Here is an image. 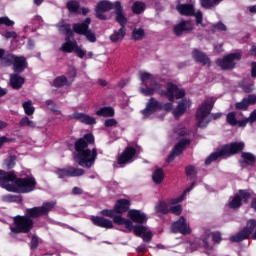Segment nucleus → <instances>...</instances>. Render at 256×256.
Returning <instances> with one entry per match:
<instances>
[{
	"label": "nucleus",
	"mask_w": 256,
	"mask_h": 256,
	"mask_svg": "<svg viewBox=\"0 0 256 256\" xmlns=\"http://www.w3.org/2000/svg\"><path fill=\"white\" fill-rule=\"evenodd\" d=\"M55 209L54 202H44L41 206L28 208L25 210V215H17L13 218V226H10L11 233L19 235L21 233L29 234L35 227L33 219L45 217Z\"/></svg>",
	"instance_id": "f257e3e1"
},
{
	"label": "nucleus",
	"mask_w": 256,
	"mask_h": 256,
	"mask_svg": "<svg viewBox=\"0 0 256 256\" xmlns=\"http://www.w3.org/2000/svg\"><path fill=\"white\" fill-rule=\"evenodd\" d=\"M0 187L12 193H31L37 187L35 177H17L15 171H5L0 169Z\"/></svg>",
	"instance_id": "f03ea898"
},
{
	"label": "nucleus",
	"mask_w": 256,
	"mask_h": 256,
	"mask_svg": "<svg viewBox=\"0 0 256 256\" xmlns=\"http://www.w3.org/2000/svg\"><path fill=\"white\" fill-rule=\"evenodd\" d=\"M89 145H95V136L93 133L84 134L83 137L78 138L74 142V149L76 151L75 160L85 169H91L97 161V148L89 149Z\"/></svg>",
	"instance_id": "7ed1b4c3"
},
{
	"label": "nucleus",
	"mask_w": 256,
	"mask_h": 256,
	"mask_svg": "<svg viewBox=\"0 0 256 256\" xmlns=\"http://www.w3.org/2000/svg\"><path fill=\"white\" fill-rule=\"evenodd\" d=\"M245 149V142H233L226 144L218 149L216 152L212 153L205 161L206 165H211L213 161H217L219 157H231V155H237Z\"/></svg>",
	"instance_id": "20e7f679"
},
{
	"label": "nucleus",
	"mask_w": 256,
	"mask_h": 256,
	"mask_svg": "<svg viewBox=\"0 0 256 256\" xmlns=\"http://www.w3.org/2000/svg\"><path fill=\"white\" fill-rule=\"evenodd\" d=\"M160 95H164L167 97L168 101L167 103L162 104V108L164 111H173V102L175 99H183L185 97L186 92L185 89H180L177 84H174L173 82H168L166 85V90H162Z\"/></svg>",
	"instance_id": "39448f33"
},
{
	"label": "nucleus",
	"mask_w": 256,
	"mask_h": 256,
	"mask_svg": "<svg viewBox=\"0 0 256 256\" xmlns=\"http://www.w3.org/2000/svg\"><path fill=\"white\" fill-rule=\"evenodd\" d=\"M215 106V98L210 97L207 98L196 110V125L203 129L206 125L211 123V119H209V115H211V111H213V107Z\"/></svg>",
	"instance_id": "423d86ee"
},
{
	"label": "nucleus",
	"mask_w": 256,
	"mask_h": 256,
	"mask_svg": "<svg viewBox=\"0 0 256 256\" xmlns=\"http://www.w3.org/2000/svg\"><path fill=\"white\" fill-rule=\"evenodd\" d=\"M251 235L252 239L256 240V220L250 219L246 223V227H244L238 234L230 237L231 243H239L244 241V239H249Z\"/></svg>",
	"instance_id": "0eeeda50"
},
{
	"label": "nucleus",
	"mask_w": 256,
	"mask_h": 256,
	"mask_svg": "<svg viewBox=\"0 0 256 256\" xmlns=\"http://www.w3.org/2000/svg\"><path fill=\"white\" fill-rule=\"evenodd\" d=\"M241 57L242 55L240 52L231 53L216 60V64L224 71H229L230 69H235V61H240Z\"/></svg>",
	"instance_id": "6e6552de"
},
{
	"label": "nucleus",
	"mask_w": 256,
	"mask_h": 256,
	"mask_svg": "<svg viewBox=\"0 0 256 256\" xmlns=\"http://www.w3.org/2000/svg\"><path fill=\"white\" fill-rule=\"evenodd\" d=\"M191 145V139L185 138L181 139L178 143L174 145L169 155L166 158V163H173L174 159H177L180 155H183V151Z\"/></svg>",
	"instance_id": "1a4fd4ad"
},
{
	"label": "nucleus",
	"mask_w": 256,
	"mask_h": 256,
	"mask_svg": "<svg viewBox=\"0 0 256 256\" xmlns=\"http://www.w3.org/2000/svg\"><path fill=\"white\" fill-rule=\"evenodd\" d=\"M115 9V2L112 3L111 1L102 0L97 3L95 8V16L100 21H107V15L105 13Z\"/></svg>",
	"instance_id": "9d476101"
},
{
	"label": "nucleus",
	"mask_w": 256,
	"mask_h": 256,
	"mask_svg": "<svg viewBox=\"0 0 256 256\" xmlns=\"http://www.w3.org/2000/svg\"><path fill=\"white\" fill-rule=\"evenodd\" d=\"M55 174L58 176V179H65V177H83L85 171L83 168L68 166L66 168H57Z\"/></svg>",
	"instance_id": "9b49d317"
},
{
	"label": "nucleus",
	"mask_w": 256,
	"mask_h": 256,
	"mask_svg": "<svg viewBox=\"0 0 256 256\" xmlns=\"http://www.w3.org/2000/svg\"><path fill=\"white\" fill-rule=\"evenodd\" d=\"M100 215H102V217H110V219H113V222L116 225H125V227H131V220L123 218L121 215H117L115 207L113 209H103L100 212Z\"/></svg>",
	"instance_id": "f8f14e48"
},
{
	"label": "nucleus",
	"mask_w": 256,
	"mask_h": 256,
	"mask_svg": "<svg viewBox=\"0 0 256 256\" xmlns=\"http://www.w3.org/2000/svg\"><path fill=\"white\" fill-rule=\"evenodd\" d=\"M170 230L172 233H181V235H189L191 233V228H189L187 220L183 216L171 224Z\"/></svg>",
	"instance_id": "ddd939ff"
},
{
	"label": "nucleus",
	"mask_w": 256,
	"mask_h": 256,
	"mask_svg": "<svg viewBox=\"0 0 256 256\" xmlns=\"http://www.w3.org/2000/svg\"><path fill=\"white\" fill-rule=\"evenodd\" d=\"M136 155L137 149H135L133 146L126 147L122 154L118 157V165H127V163H133V159Z\"/></svg>",
	"instance_id": "4468645a"
},
{
	"label": "nucleus",
	"mask_w": 256,
	"mask_h": 256,
	"mask_svg": "<svg viewBox=\"0 0 256 256\" xmlns=\"http://www.w3.org/2000/svg\"><path fill=\"white\" fill-rule=\"evenodd\" d=\"M11 63H13V69L15 73H23L27 68V59L24 56H15L10 57Z\"/></svg>",
	"instance_id": "2eb2a0df"
},
{
	"label": "nucleus",
	"mask_w": 256,
	"mask_h": 256,
	"mask_svg": "<svg viewBox=\"0 0 256 256\" xmlns=\"http://www.w3.org/2000/svg\"><path fill=\"white\" fill-rule=\"evenodd\" d=\"M90 221L95 227H100L101 229H113L114 227L113 221L103 216H91Z\"/></svg>",
	"instance_id": "dca6fc26"
},
{
	"label": "nucleus",
	"mask_w": 256,
	"mask_h": 256,
	"mask_svg": "<svg viewBox=\"0 0 256 256\" xmlns=\"http://www.w3.org/2000/svg\"><path fill=\"white\" fill-rule=\"evenodd\" d=\"M157 109H163V104L159 103V101L151 97L146 104V108L143 110L144 117H151V115H153Z\"/></svg>",
	"instance_id": "f3484780"
},
{
	"label": "nucleus",
	"mask_w": 256,
	"mask_h": 256,
	"mask_svg": "<svg viewBox=\"0 0 256 256\" xmlns=\"http://www.w3.org/2000/svg\"><path fill=\"white\" fill-rule=\"evenodd\" d=\"M114 7L116 23H118L120 27H125L127 25V17H125V12L123 11V6L121 5V2L116 1Z\"/></svg>",
	"instance_id": "a211bd4d"
},
{
	"label": "nucleus",
	"mask_w": 256,
	"mask_h": 256,
	"mask_svg": "<svg viewBox=\"0 0 256 256\" xmlns=\"http://www.w3.org/2000/svg\"><path fill=\"white\" fill-rule=\"evenodd\" d=\"M128 217L133 221V223H139L140 225H143V223H147V215L145 213L141 212V210H130L128 211Z\"/></svg>",
	"instance_id": "6ab92c4d"
},
{
	"label": "nucleus",
	"mask_w": 256,
	"mask_h": 256,
	"mask_svg": "<svg viewBox=\"0 0 256 256\" xmlns=\"http://www.w3.org/2000/svg\"><path fill=\"white\" fill-rule=\"evenodd\" d=\"M193 30V24L189 21L182 20L179 24L174 26L173 32L176 35V37H181L183 33L187 31H192Z\"/></svg>",
	"instance_id": "aec40b11"
},
{
	"label": "nucleus",
	"mask_w": 256,
	"mask_h": 256,
	"mask_svg": "<svg viewBox=\"0 0 256 256\" xmlns=\"http://www.w3.org/2000/svg\"><path fill=\"white\" fill-rule=\"evenodd\" d=\"M91 25V18H86L82 23H74L72 25L73 32L77 35H85Z\"/></svg>",
	"instance_id": "412c9836"
},
{
	"label": "nucleus",
	"mask_w": 256,
	"mask_h": 256,
	"mask_svg": "<svg viewBox=\"0 0 256 256\" xmlns=\"http://www.w3.org/2000/svg\"><path fill=\"white\" fill-rule=\"evenodd\" d=\"M74 119H77V121H80V123H83L84 125H96L97 120L93 116H89L88 114L81 113V112H75L73 114Z\"/></svg>",
	"instance_id": "4be33fe9"
},
{
	"label": "nucleus",
	"mask_w": 256,
	"mask_h": 256,
	"mask_svg": "<svg viewBox=\"0 0 256 256\" xmlns=\"http://www.w3.org/2000/svg\"><path fill=\"white\" fill-rule=\"evenodd\" d=\"M10 87L18 91L23 85H25V78L19 75L18 72L10 75Z\"/></svg>",
	"instance_id": "5701e85b"
},
{
	"label": "nucleus",
	"mask_w": 256,
	"mask_h": 256,
	"mask_svg": "<svg viewBox=\"0 0 256 256\" xmlns=\"http://www.w3.org/2000/svg\"><path fill=\"white\" fill-rule=\"evenodd\" d=\"M129 207H131V201L127 199H118L114 205V209L119 215L127 213Z\"/></svg>",
	"instance_id": "b1692460"
},
{
	"label": "nucleus",
	"mask_w": 256,
	"mask_h": 256,
	"mask_svg": "<svg viewBox=\"0 0 256 256\" xmlns=\"http://www.w3.org/2000/svg\"><path fill=\"white\" fill-rule=\"evenodd\" d=\"M187 107H189V101H187V99H183L182 101L178 102V105L172 112L175 119H179V117L185 115Z\"/></svg>",
	"instance_id": "393cba45"
},
{
	"label": "nucleus",
	"mask_w": 256,
	"mask_h": 256,
	"mask_svg": "<svg viewBox=\"0 0 256 256\" xmlns=\"http://www.w3.org/2000/svg\"><path fill=\"white\" fill-rule=\"evenodd\" d=\"M127 35V29L121 26L120 29L114 30L113 33L109 36L111 43H118V41H123Z\"/></svg>",
	"instance_id": "a878e982"
},
{
	"label": "nucleus",
	"mask_w": 256,
	"mask_h": 256,
	"mask_svg": "<svg viewBox=\"0 0 256 256\" xmlns=\"http://www.w3.org/2000/svg\"><path fill=\"white\" fill-rule=\"evenodd\" d=\"M241 158H242V162H241L242 167H247L248 165L250 167H253V165H255L256 157L252 153L242 152Z\"/></svg>",
	"instance_id": "bb28decb"
},
{
	"label": "nucleus",
	"mask_w": 256,
	"mask_h": 256,
	"mask_svg": "<svg viewBox=\"0 0 256 256\" xmlns=\"http://www.w3.org/2000/svg\"><path fill=\"white\" fill-rule=\"evenodd\" d=\"M176 11L180 15H185L186 17L193 16V4H178L176 6Z\"/></svg>",
	"instance_id": "cd10ccee"
},
{
	"label": "nucleus",
	"mask_w": 256,
	"mask_h": 256,
	"mask_svg": "<svg viewBox=\"0 0 256 256\" xmlns=\"http://www.w3.org/2000/svg\"><path fill=\"white\" fill-rule=\"evenodd\" d=\"M194 59L197 63H201V65H208V67L211 66V60L207 55L203 52H200L199 50L194 51Z\"/></svg>",
	"instance_id": "c85d7f7f"
},
{
	"label": "nucleus",
	"mask_w": 256,
	"mask_h": 256,
	"mask_svg": "<svg viewBox=\"0 0 256 256\" xmlns=\"http://www.w3.org/2000/svg\"><path fill=\"white\" fill-rule=\"evenodd\" d=\"M98 117H115V109L113 107H102L96 111Z\"/></svg>",
	"instance_id": "c756f323"
},
{
	"label": "nucleus",
	"mask_w": 256,
	"mask_h": 256,
	"mask_svg": "<svg viewBox=\"0 0 256 256\" xmlns=\"http://www.w3.org/2000/svg\"><path fill=\"white\" fill-rule=\"evenodd\" d=\"M163 179H165V172H163V168L156 169L152 174V181L155 185H161V183H163Z\"/></svg>",
	"instance_id": "7c9ffc66"
},
{
	"label": "nucleus",
	"mask_w": 256,
	"mask_h": 256,
	"mask_svg": "<svg viewBox=\"0 0 256 256\" xmlns=\"http://www.w3.org/2000/svg\"><path fill=\"white\" fill-rule=\"evenodd\" d=\"M76 47H77V41L75 40L68 41L62 44V46L59 48V51H62L63 53H73Z\"/></svg>",
	"instance_id": "2f4dec72"
},
{
	"label": "nucleus",
	"mask_w": 256,
	"mask_h": 256,
	"mask_svg": "<svg viewBox=\"0 0 256 256\" xmlns=\"http://www.w3.org/2000/svg\"><path fill=\"white\" fill-rule=\"evenodd\" d=\"M145 9H147V4H145V2L136 1L132 5V12L134 15H141V13H145Z\"/></svg>",
	"instance_id": "473e14b6"
},
{
	"label": "nucleus",
	"mask_w": 256,
	"mask_h": 256,
	"mask_svg": "<svg viewBox=\"0 0 256 256\" xmlns=\"http://www.w3.org/2000/svg\"><path fill=\"white\" fill-rule=\"evenodd\" d=\"M126 229H128L129 231H133L134 235H136V237H142L144 235V233L147 231V227H145L143 225L133 226L132 221H131V227H126Z\"/></svg>",
	"instance_id": "72a5a7b5"
},
{
	"label": "nucleus",
	"mask_w": 256,
	"mask_h": 256,
	"mask_svg": "<svg viewBox=\"0 0 256 256\" xmlns=\"http://www.w3.org/2000/svg\"><path fill=\"white\" fill-rule=\"evenodd\" d=\"M192 190H193V182L190 183L189 187L186 188L179 197L172 199V204L177 205V203H181L182 201H184L185 197L187 196V193H191Z\"/></svg>",
	"instance_id": "f704fd0d"
},
{
	"label": "nucleus",
	"mask_w": 256,
	"mask_h": 256,
	"mask_svg": "<svg viewBox=\"0 0 256 256\" xmlns=\"http://www.w3.org/2000/svg\"><path fill=\"white\" fill-rule=\"evenodd\" d=\"M155 211L156 213H162V215H167L169 214V204L167 202L160 201L155 206Z\"/></svg>",
	"instance_id": "c9c22d12"
},
{
	"label": "nucleus",
	"mask_w": 256,
	"mask_h": 256,
	"mask_svg": "<svg viewBox=\"0 0 256 256\" xmlns=\"http://www.w3.org/2000/svg\"><path fill=\"white\" fill-rule=\"evenodd\" d=\"M5 203H22L23 197L21 195L8 194L3 197Z\"/></svg>",
	"instance_id": "e433bc0d"
},
{
	"label": "nucleus",
	"mask_w": 256,
	"mask_h": 256,
	"mask_svg": "<svg viewBox=\"0 0 256 256\" xmlns=\"http://www.w3.org/2000/svg\"><path fill=\"white\" fill-rule=\"evenodd\" d=\"M67 82L68 80L65 75L57 76L53 81V86L57 89H61V87H65V85H67Z\"/></svg>",
	"instance_id": "4c0bfd02"
},
{
	"label": "nucleus",
	"mask_w": 256,
	"mask_h": 256,
	"mask_svg": "<svg viewBox=\"0 0 256 256\" xmlns=\"http://www.w3.org/2000/svg\"><path fill=\"white\" fill-rule=\"evenodd\" d=\"M144 37H145V30H143V28H135L132 31V39L134 41H142Z\"/></svg>",
	"instance_id": "58836bf2"
},
{
	"label": "nucleus",
	"mask_w": 256,
	"mask_h": 256,
	"mask_svg": "<svg viewBox=\"0 0 256 256\" xmlns=\"http://www.w3.org/2000/svg\"><path fill=\"white\" fill-rule=\"evenodd\" d=\"M155 89H161V84L155 82V88L147 87V88H141V94L145 95V97H150V95L155 94Z\"/></svg>",
	"instance_id": "ea45409f"
},
{
	"label": "nucleus",
	"mask_w": 256,
	"mask_h": 256,
	"mask_svg": "<svg viewBox=\"0 0 256 256\" xmlns=\"http://www.w3.org/2000/svg\"><path fill=\"white\" fill-rule=\"evenodd\" d=\"M230 209H239L241 207V196L236 194L228 203Z\"/></svg>",
	"instance_id": "a19ab883"
},
{
	"label": "nucleus",
	"mask_w": 256,
	"mask_h": 256,
	"mask_svg": "<svg viewBox=\"0 0 256 256\" xmlns=\"http://www.w3.org/2000/svg\"><path fill=\"white\" fill-rule=\"evenodd\" d=\"M22 107L24 109V112L31 116L33 113H35V107H33V102L31 100H28L22 104Z\"/></svg>",
	"instance_id": "79ce46f5"
},
{
	"label": "nucleus",
	"mask_w": 256,
	"mask_h": 256,
	"mask_svg": "<svg viewBox=\"0 0 256 256\" xmlns=\"http://www.w3.org/2000/svg\"><path fill=\"white\" fill-rule=\"evenodd\" d=\"M66 7L70 13H77V11H79V7H81V5L79 4V2H77L75 0H70L67 2Z\"/></svg>",
	"instance_id": "37998d69"
},
{
	"label": "nucleus",
	"mask_w": 256,
	"mask_h": 256,
	"mask_svg": "<svg viewBox=\"0 0 256 256\" xmlns=\"http://www.w3.org/2000/svg\"><path fill=\"white\" fill-rule=\"evenodd\" d=\"M20 127H30V129H35L37 124L30 120L29 117L25 116L20 120Z\"/></svg>",
	"instance_id": "c03bdc74"
},
{
	"label": "nucleus",
	"mask_w": 256,
	"mask_h": 256,
	"mask_svg": "<svg viewBox=\"0 0 256 256\" xmlns=\"http://www.w3.org/2000/svg\"><path fill=\"white\" fill-rule=\"evenodd\" d=\"M237 113L230 112L226 116V122L228 125H231L232 127H235L237 125Z\"/></svg>",
	"instance_id": "a18cd8bd"
},
{
	"label": "nucleus",
	"mask_w": 256,
	"mask_h": 256,
	"mask_svg": "<svg viewBox=\"0 0 256 256\" xmlns=\"http://www.w3.org/2000/svg\"><path fill=\"white\" fill-rule=\"evenodd\" d=\"M17 161V156L16 155H11L5 160V165L7 169H13L15 167Z\"/></svg>",
	"instance_id": "49530a36"
},
{
	"label": "nucleus",
	"mask_w": 256,
	"mask_h": 256,
	"mask_svg": "<svg viewBox=\"0 0 256 256\" xmlns=\"http://www.w3.org/2000/svg\"><path fill=\"white\" fill-rule=\"evenodd\" d=\"M210 30L212 31V33H215L217 31H227V26H225L223 22H218L216 24H213Z\"/></svg>",
	"instance_id": "de8ad7c7"
},
{
	"label": "nucleus",
	"mask_w": 256,
	"mask_h": 256,
	"mask_svg": "<svg viewBox=\"0 0 256 256\" xmlns=\"http://www.w3.org/2000/svg\"><path fill=\"white\" fill-rule=\"evenodd\" d=\"M194 17L196 20V25H201V27H206L205 23H203V12L201 10H198L197 12H194Z\"/></svg>",
	"instance_id": "09e8293b"
},
{
	"label": "nucleus",
	"mask_w": 256,
	"mask_h": 256,
	"mask_svg": "<svg viewBox=\"0 0 256 256\" xmlns=\"http://www.w3.org/2000/svg\"><path fill=\"white\" fill-rule=\"evenodd\" d=\"M169 213H172V215H176L177 217H179V215L183 213V206H181V204L172 206L169 208Z\"/></svg>",
	"instance_id": "8fccbe9b"
},
{
	"label": "nucleus",
	"mask_w": 256,
	"mask_h": 256,
	"mask_svg": "<svg viewBox=\"0 0 256 256\" xmlns=\"http://www.w3.org/2000/svg\"><path fill=\"white\" fill-rule=\"evenodd\" d=\"M83 36L86 37V39H87V41H89V43L97 42V36L94 34L93 31H91V29H89Z\"/></svg>",
	"instance_id": "3c124183"
},
{
	"label": "nucleus",
	"mask_w": 256,
	"mask_h": 256,
	"mask_svg": "<svg viewBox=\"0 0 256 256\" xmlns=\"http://www.w3.org/2000/svg\"><path fill=\"white\" fill-rule=\"evenodd\" d=\"M238 195L241 201H244V203H247V201L251 199V193H249L247 190H240Z\"/></svg>",
	"instance_id": "603ef678"
},
{
	"label": "nucleus",
	"mask_w": 256,
	"mask_h": 256,
	"mask_svg": "<svg viewBox=\"0 0 256 256\" xmlns=\"http://www.w3.org/2000/svg\"><path fill=\"white\" fill-rule=\"evenodd\" d=\"M0 25H5L6 27H13L15 22L7 16L0 17Z\"/></svg>",
	"instance_id": "864d4df0"
},
{
	"label": "nucleus",
	"mask_w": 256,
	"mask_h": 256,
	"mask_svg": "<svg viewBox=\"0 0 256 256\" xmlns=\"http://www.w3.org/2000/svg\"><path fill=\"white\" fill-rule=\"evenodd\" d=\"M39 247V238L37 236H32L30 241V249L31 251H35Z\"/></svg>",
	"instance_id": "5fc2aeb1"
},
{
	"label": "nucleus",
	"mask_w": 256,
	"mask_h": 256,
	"mask_svg": "<svg viewBox=\"0 0 256 256\" xmlns=\"http://www.w3.org/2000/svg\"><path fill=\"white\" fill-rule=\"evenodd\" d=\"M45 104L47 108L52 111V113H57V104H55L53 100H46Z\"/></svg>",
	"instance_id": "6e6d98bb"
},
{
	"label": "nucleus",
	"mask_w": 256,
	"mask_h": 256,
	"mask_svg": "<svg viewBox=\"0 0 256 256\" xmlns=\"http://www.w3.org/2000/svg\"><path fill=\"white\" fill-rule=\"evenodd\" d=\"M200 5L204 9H211L215 5V3L212 0H200Z\"/></svg>",
	"instance_id": "4d7b16f0"
},
{
	"label": "nucleus",
	"mask_w": 256,
	"mask_h": 256,
	"mask_svg": "<svg viewBox=\"0 0 256 256\" xmlns=\"http://www.w3.org/2000/svg\"><path fill=\"white\" fill-rule=\"evenodd\" d=\"M140 79L144 85L147 83V81H151L153 79V75H151L148 72H143L140 76Z\"/></svg>",
	"instance_id": "13d9d810"
},
{
	"label": "nucleus",
	"mask_w": 256,
	"mask_h": 256,
	"mask_svg": "<svg viewBox=\"0 0 256 256\" xmlns=\"http://www.w3.org/2000/svg\"><path fill=\"white\" fill-rule=\"evenodd\" d=\"M236 109H240L242 111H245L247 109V107H249L247 100H245V98L241 101L236 103L235 105Z\"/></svg>",
	"instance_id": "bf43d9fd"
},
{
	"label": "nucleus",
	"mask_w": 256,
	"mask_h": 256,
	"mask_svg": "<svg viewBox=\"0 0 256 256\" xmlns=\"http://www.w3.org/2000/svg\"><path fill=\"white\" fill-rule=\"evenodd\" d=\"M60 31H64L65 33H71V24L63 22L59 25Z\"/></svg>",
	"instance_id": "052dcab7"
},
{
	"label": "nucleus",
	"mask_w": 256,
	"mask_h": 256,
	"mask_svg": "<svg viewBox=\"0 0 256 256\" xmlns=\"http://www.w3.org/2000/svg\"><path fill=\"white\" fill-rule=\"evenodd\" d=\"M74 53H76L77 57L80 59H83L85 57V51L79 47L78 44H76V48H74Z\"/></svg>",
	"instance_id": "680f3d73"
},
{
	"label": "nucleus",
	"mask_w": 256,
	"mask_h": 256,
	"mask_svg": "<svg viewBox=\"0 0 256 256\" xmlns=\"http://www.w3.org/2000/svg\"><path fill=\"white\" fill-rule=\"evenodd\" d=\"M117 121L115 118L106 119L104 122L105 127H116Z\"/></svg>",
	"instance_id": "e2e57ef3"
},
{
	"label": "nucleus",
	"mask_w": 256,
	"mask_h": 256,
	"mask_svg": "<svg viewBox=\"0 0 256 256\" xmlns=\"http://www.w3.org/2000/svg\"><path fill=\"white\" fill-rule=\"evenodd\" d=\"M142 239L144 243H151V239H153V233L151 231L146 232L143 236Z\"/></svg>",
	"instance_id": "0e129e2a"
},
{
	"label": "nucleus",
	"mask_w": 256,
	"mask_h": 256,
	"mask_svg": "<svg viewBox=\"0 0 256 256\" xmlns=\"http://www.w3.org/2000/svg\"><path fill=\"white\" fill-rule=\"evenodd\" d=\"M246 103L249 105H255L256 103V95H249L248 97L244 98Z\"/></svg>",
	"instance_id": "69168bd1"
},
{
	"label": "nucleus",
	"mask_w": 256,
	"mask_h": 256,
	"mask_svg": "<svg viewBox=\"0 0 256 256\" xmlns=\"http://www.w3.org/2000/svg\"><path fill=\"white\" fill-rule=\"evenodd\" d=\"M212 240L214 241V243H221V232L212 233Z\"/></svg>",
	"instance_id": "338daca9"
},
{
	"label": "nucleus",
	"mask_w": 256,
	"mask_h": 256,
	"mask_svg": "<svg viewBox=\"0 0 256 256\" xmlns=\"http://www.w3.org/2000/svg\"><path fill=\"white\" fill-rule=\"evenodd\" d=\"M13 141V138H7V136H1L0 137V149L3 148L4 143H11Z\"/></svg>",
	"instance_id": "774afa93"
}]
</instances>
